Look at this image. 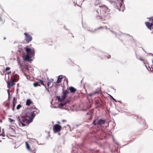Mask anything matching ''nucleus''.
<instances>
[{"label": "nucleus", "mask_w": 153, "mask_h": 153, "mask_svg": "<svg viewBox=\"0 0 153 153\" xmlns=\"http://www.w3.org/2000/svg\"><path fill=\"white\" fill-rule=\"evenodd\" d=\"M33 110L29 114H27L26 116L24 117H18V121L21 124L22 126H27L29 123L32 122L34 117L36 115L39 113V110L33 106L32 108Z\"/></svg>", "instance_id": "f257e3e1"}, {"label": "nucleus", "mask_w": 153, "mask_h": 153, "mask_svg": "<svg viewBox=\"0 0 153 153\" xmlns=\"http://www.w3.org/2000/svg\"><path fill=\"white\" fill-rule=\"evenodd\" d=\"M110 10L105 5L99 6L96 12V16L101 21H107L110 17V13H108Z\"/></svg>", "instance_id": "f03ea898"}, {"label": "nucleus", "mask_w": 153, "mask_h": 153, "mask_svg": "<svg viewBox=\"0 0 153 153\" xmlns=\"http://www.w3.org/2000/svg\"><path fill=\"white\" fill-rule=\"evenodd\" d=\"M25 145L27 149L33 153H35L36 152V143H30V145L27 143L25 142Z\"/></svg>", "instance_id": "7ed1b4c3"}, {"label": "nucleus", "mask_w": 153, "mask_h": 153, "mask_svg": "<svg viewBox=\"0 0 153 153\" xmlns=\"http://www.w3.org/2000/svg\"><path fill=\"white\" fill-rule=\"evenodd\" d=\"M112 3L114 2L116 4V8L120 11H123L124 7L123 5V0H112Z\"/></svg>", "instance_id": "20e7f679"}, {"label": "nucleus", "mask_w": 153, "mask_h": 153, "mask_svg": "<svg viewBox=\"0 0 153 153\" xmlns=\"http://www.w3.org/2000/svg\"><path fill=\"white\" fill-rule=\"evenodd\" d=\"M106 122V120L102 119H100L97 120H94L92 122V124L95 126L97 124L99 125L102 126L104 125Z\"/></svg>", "instance_id": "39448f33"}, {"label": "nucleus", "mask_w": 153, "mask_h": 153, "mask_svg": "<svg viewBox=\"0 0 153 153\" xmlns=\"http://www.w3.org/2000/svg\"><path fill=\"white\" fill-rule=\"evenodd\" d=\"M25 35V43H28L30 42L33 39L31 36L30 35L29 33H28L26 32L24 33Z\"/></svg>", "instance_id": "423d86ee"}, {"label": "nucleus", "mask_w": 153, "mask_h": 153, "mask_svg": "<svg viewBox=\"0 0 153 153\" xmlns=\"http://www.w3.org/2000/svg\"><path fill=\"white\" fill-rule=\"evenodd\" d=\"M62 127L58 124H55L53 127V131L54 133H56L59 132L62 129Z\"/></svg>", "instance_id": "0eeeda50"}, {"label": "nucleus", "mask_w": 153, "mask_h": 153, "mask_svg": "<svg viewBox=\"0 0 153 153\" xmlns=\"http://www.w3.org/2000/svg\"><path fill=\"white\" fill-rule=\"evenodd\" d=\"M145 23L148 28L150 30H152V27L153 25V22L151 23L149 22H146Z\"/></svg>", "instance_id": "6e6552de"}, {"label": "nucleus", "mask_w": 153, "mask_h": 153, "mask_svg": "<svg viewBox=\"0 0 153 153\" xmlns=\"http://www.w3.org/2000/svg\"><path fill=\"white\" fill-rule=\"evenodd\" d=\"M69 93V91L66 90L63 91L62 94L63 95L62 96V100H65L67 96V95Z\"/></svg>", "instance_id": "1a4fd4ad"}, {"label": "nucleus", "mask_w": 153, "mask_h": 153, "mask_svg": "<svg viewBox=\"0 0 153 153\" xmlns=\"http://www.w3.org/2000/svg\"><path fill=\"white\" fill-rule=\"evenodd\" d=\"M7 87L9 88H10L13 87L14 85L15 84V83H14L13 82L11 81V80H8L7 82Z\"/></svg>", "instance_id": "9d476101"}, {"label": "nucleus", "mask_w": 153, "mask_h": 153, "mask_svg": "<svg viewBox=\"0 0 153 153\" xmlns=\"http://www.w3.org/2000/svg\"><path fill=\"white\" fill-rule=\"evenodd\" d=\"M101 92L100 88H98L97 89L96 91L93 92V93L90 95L91 96L97 94H99L101 93Z\"/></svg>", "instance_id": "9b49d317"}, {"label": "nucleus", "mask_w": 153, "mask_h": 153, "mask_svg": "<svg viewBox=\"0 0 153 153\" xmlns=\"http://www.w3.org/2000/svg\"><path fill=\"white\" fill-rule=\"evenodd\" d=\"M69 89L71 92L73 94L76 91V89L72 86L69 87Z\"/></svg>", "instance_id": "f8f14e48"}, {"label": "nucleus", "mask_w": 153, "mask_h": 153, "mask_svg": "<svg viewBox=\"0 0 153 153\" xmlns=\"http://www.w3.org/2000/svg\"><path fill=\"white\" fill-rule=\"evenodd\" d=\"M25 51L29 55H33V53L32 52L31 49L26 48L25 49Z\"/></svg>", "instance_id": "ddd939ff"}, {"label": "nucleus", "mask_w": 153, "mask_h": 153, "mask_svg": "<svg viewBox=\"0 0 153 153\" xmlns=\"http://www.w3.org/2000/svg\"><path fill=\"white\" fill-rule=\"evenodd\" d=\"M29 54H27L25 56L23 57V60L24 61H29L30 57Z\"/></svg>", "instance_id": "4468645a"}, {"label": "nucleus", "mask_w": 153, "mask_h": 153, "mask_svg": "<svg viewBox=\"0 0 153 153\" xmlns=\"http://www.w3.org/2000/svg\"><path fill=\"white\" fill-rule=\"evenodd\" d=\"M17 102L16 99V97H14L13 99V110H14V108L16 105V103Z\"/></svg>", "instance_id": "2eb2a0df"}, {"label": "nucleus", "mask_w": 153, "mask_h": 153, "mask_svg": "<svg viewBox=\"0 0 153 153\" xmlns=\"http://www.w3.org/2000/svg\"><path fill=\"white\" fill-rule=\"evenodd\" d=\"M96 104L97 105V106L98 107H101L102 106V104L100 102L99 100H96L95 101Z\"/></svg>", "instance_id": "dca6fc26"}, {"label": "nucleus", "mask_w": 153, "mask_h": 153, "mask_svg": "<svg viewBox=\"0 0 153 153\" xmlns=\"http://www.w3.org/2000/svg\"><path fill=\"white\" fill-rule=\"evenodd\" d=\"M62 78V75H59L58 76V78L56 81V82L57 83H60L61 81Z\"/></svg>", "instance_id": "f3484780"}, {"label": "nucleus", "mask_w": 153, "mask_h": 153, "mask_svg": "<svg viewBox=\"0 0 153 153\" xmlns=\"http://www.w3.org/2000/svg\"><path fill=\"white\" fill-rule=\"evenodd\" d=\"M32 102L30 99H27L26 101V105H27L29 106L30 105Z\"/></svg>", "instance_id": "a211bd4d"}, {"label": "nucleus", "mask_w": 153, "mask_h": 153, "mask_svg": "<svg viewBox=\"0 0 153 153\" xmlns=\"http://www.w3.org/2000/svg\"><path fill=\"white\" fill-rule=\"evenodd\" d=\"M18 64L20 67V68L22 70L24 68L25 66L24 65L20 62H18Z\"/></svg>", "instance_id": "6ab92c4d"}, {"label": "nucleus", "mask_w": 153, "mask_h": 153, "mask_svg": "<svg viewBox=\"0 0 153 153\" xmlns=\"http://www.w3.org/2000/svg\"><path fill=\"white\" fill-rule=\"evenodd\" d=\"M47 43L49 45H51L53 44V42L51 39H49L47 40Z\"/></svg>", "instance_id": "aec40b11"}, {"label": "nucleus", "mask_w": 153, "mask_h": 153, "mask_svg": "<svg viewBox=\"0 0 153 153\" xmlns=\"http://www.w3.org/2000/svg\"><path fill=\"white\" fill-rule=\"evenodd\" d=\"M53 79H50L49 81L47 83V85L48 86H49L51 84V83H52L53 82Z\"/></svg>", "instance_id": "412c9836"}, {"label": "nucleus", "mask_w": 153, "mask_h": 153, "mask_svg": "<svg viewBox=\"0 0 153 153\" xmlns=\"http://www.w3.org/2000/svg\"><path fill=\"white\" fill-rule=\"evenodd\" d=\"M33 85L34 87H37L38 86H40V85L39 84V82H34Z\"/></svg>", "instance_id": "4be33fe9"}, {"label": "nucleus", "mask_w": 153, "mask_h": 153, "mask_svg": "<svg viewBox=\"0 0 153 153\" xmlns=\"http://www.w3.org/2000/svg\"><path fill=\"white\" fill-rule=\"evenodd\" d=\"M11 81L13 82L14 83H15V82L16 81L17 79L15 78H11Z\"/></svg>", "instance_id": "5701e85b"}, {"label": "nucleus", "mask_w": 153, "mask_h": 153, "mask_svg": "<svg viewBox=\"0 0 153 153\" xmlns=\"http://www.w3.org/2000/svg\"><path fill=\"white\" fill-rule=\"evenodd\" d=\"M24 74L25 76H26L27 78L28 79H29L30 78V76L29 75H27L25 73H24Z\"/></svg>", "instance_id": "b1692460"}, {"label": "nucleus", "mask_w": 153, "mask_h": 153, "mask_svg": "<svg viewBox=\"0 0 153 153\" xmlns=\"http://www.w3.org/2000/svg\"><path fill=\"white\" fill-rule=\"evenodd\" d=\"M67 103H66V102H64L62 103L60 105V107H63Z\"/></svg>", "instance_id": "393cba45"}, {"label": "nucleus", "mask_w": 153, "mask_h": 153, "mask_svg": "<svg viewBox=\"0 0 153 153\" xmlns=\"http://www.w3.org/2000/svg\"><path fill=\"white\" fill-rule=\"evenodd\" d=\"M57 98L58 99V100L61 101H63L64 100H62V97H61V98L60 97V96H57Z\"/></svg>", "instance_id": "a878e982"}, {"label": "nucleus", "mask_w": 153, "mask_h": 153, "mask_svg": "<svg viewBox=\"0 0 153 153\" xmlns=\"http://www.w3.org/2000/svg\"><path fill=\"white\" fill-rule=\"evenodd\" d=\"M40 82V83L42 84V85H43L45 86V85L44 83V82H43V81L42 80H39Z\"/></svg>", "instance_id": "bb28decb"}, {"label": "nucleus", "mask_w": 153, "mask_h": 153, "mask_svg": "<svg viewBox=\"0 0 153 153\" xmlns=\"http://www.w3.org/2000/svg\"><path fill=\"white\" fill-rule=\"evenodd\" d=\"M22 106L21 104H19L17 106L16 109L17 110L19 109Z\"/></svg>", "instance_id": "cd10ccee"}, {"label": "nucleus", "mask_w": 153, "mask_h": 153, "mask_svg": "<svg viewBox=\"0 0 153 153\" xmlns=\"http://www.w3.org/2000/svg\"><path fill=\"white\" fill-rule=\"evenodd\" d=\"M0 21H1L2 22H4V20L2 18L1 16H0Z\"/></svg>", "instance_id": "c85d7f7f"}, {"label": "nucleus", "mask_w": 153, "mask_h": 153, "mask_svg": "<svg viewBox=\"0 0 153 153\" xmlns=\"http://www.w3.org/2000/svg\"><path fill=\"white\" fill-rule=\"evenodd\" d=\"M10 67H6L5 69L6 71H8L10 69Z\"/></svg>", "instance_id": "c756f323"}, {"label": "nucleus", "mask_w": 153, "mask_h": 153, "mask_svg": "<svg viewBox=\"0 0 153 153\" xmlns=\"http://www.w3.org/2000/svg\"><path fill=\"white\" fill-rule=\"evenodd\" d=\"M149 20L150 21L153 22V17H152L149 19Z\"/></svg>", "instance_id": "7c9ffc66"}, {"label": "nucleus", "mask_w": 153, "mask_h": 153, "mask_svg": "<svg viewBox=\"0 0 153 153\" xmlns=\"http://www.w3.org/2000/svg\"><path fill=\"white\" fill-rule=\"evenodd\" d=\"M110 97H111V98L113 100L116 101V100H115L112 97V96H111V95H110Z\"/></svg>", "instance_id": "2f4dec72"}, {"label": "nucleus", "mask_w": 153, "mask_h": 153, "mask_svg": "<svg viewBox=\"0 0 153 153\" xmlns=\"http://www.w3.org/2000/svg\"><path fill=\"white\" fill-rule=\"evenodd\" d=\"M65 102H66V103H69L70 102V101L68 100H67L65 101Z\"/></svg>", "instance_id": "473e14b6"}, {"label": "nucleus", "mask_w": 153, "mask_h": 153, "mask_svg": "<svg viewBox=\"0 0 153 153\" xmlns=\"http://www.w3.org/2000/svg\"><path fill=\"white\" fill-rule=\"evenodd\" d=\"M25 68L27 70H29L28 66H26Z\"/></svg>", "instance_id": "72a5a7b5"}, {"label": "nucleus", "mask_w": 153, "mask_h": 153, "mask_svg": "<svg viewBox=\"0 0 153 153\" xmlns=\"http://www.w3.org/2000/svg\"><path fill=\"white\" fill-rule=\"evenodd\" d=\"M139 59L141 61H143V58L142 57H141Z\"/></svg>", "instance_id": "f704fd0d"}, {"label": "nucleus", "mask_w": 153, "mask_h": 153, "mask_svg": "<svg viewBox=\"0 0 153 153\" xmlns=\"http://www.w3.org/2000/svg\"><path fill=\"white\" fill-rule=\"evenodd\" d=\"M9 102H7L6 103V105H7V107H8L9 105Z\"/></svg>", "instance_id": "c9c22d12"}, {"label": "nucleus", "mask_w": 153, "mask_h": 153, "mask_svg": "<svg viewBox=\"0 0 153 153\" xmlns=\"http://www.w3.org/2000/svg\"><path fill=\"white\" fill-rule=\"evenodd\" d=\"M150 71H153V68H150Z\"/></svg>", "instance_id": "e433bc0d"}, {"label": "nucleus", "mask_w": 153, "mask_h": 153, "mask_svg": "<svg viewBox=\"0 0 153 153\" xmlns=\"http://www.w3.org/2000/svg\"><path fill=\"white\" fill-rule=\"evenodd\" d=\"M103 28V27H100L98 28L97 29H100L101 28Z\"/></svg>", "instance_id": "4c0bfd02"}, {"label": "nucleus", "mask_w": 153, "mask_h": 153, "mask_svg": "<svg viewBox=\"0 0 153 153\" xmlns=\"http://www.w3.org/2000/svg\"><path fill=\"white\" fill-rule=\"evenodd\" d=\"M62 122H66V120H62Z\"/></svg>", "instance_id": "58836bf2"}, {"label": "nucleus", "mask_w": 153, "mask_h": 153, "mask_svg": "<svg viewBox=\"0 0 153 153\" xmlns=\"http://www.w3.org/2000/svg\"><path fill=\"white\" fill-rule=\"evenodd\" d=\"M98 4H99V3H98L97 4H95V5L96 6V5H97Z\"/></svg>", "instance_id": "ea45409f"}, {"label": "nucleus", "mask_w": 153, "mask_h": 153, "mask_svg": "<svg viewBox=\"0 0 153 153\" xmlns=\"http://www.w3.org/2000/svg\"><path fill=\"white\" fill-rule=\"evenodd\" d=\"M0 122L1 123L2 122V120L1 119H0Z\"/></svg>", "instance_id": "a19ab883"}, {"label": "nucleus", "mask_w": 153, "mask_h": 153, "mask_svg": "<svg viewBox=\"0 0 153 153\" xmlns=\"http://www.w3.org/2000/svg\"><path fill=\"white\" fill-rule=\"evenodd\" d=\"M10 120V121H12V119H9Z\"/></svg>", "instance_id": "79ce46f5"}, {"label": "nucleus", "mask_w": 153, "mask_h": 153, "mask_svg": "<svg viewBox=\"0 0 153 153\" xmlns=\"http://www.w3.org/2000/svg\"><path fill=\"white\" fill-rule=\"evenodd\" d=\"M1 140H0V142H1Z\"/></svg>", "instance_id": "37998d69"}, {"label": "nucleus", "mask_w": 153, "mask_h": 153, "mask_svg": "<svg viewBox=\"0 0 153 153\" xmlns=\"http://www.w3.org/2000/svg\"><path fill=\"white\" fill-rule=\"evenodd\" d=\"M94 133L95 134V131H94Z\"/></svg>", "instance_id": "c03bdc74"}]
</instances>
